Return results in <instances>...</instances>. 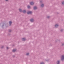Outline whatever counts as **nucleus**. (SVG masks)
Here are the masks:
<instances>
[{
	"instance_id": "2",
	"label": "nucleus",
	"mask_w": 64,
	"mask_h": 64,
	"mask_svg": "<svg viewBox=\"0 0 64 64\" xmlns=\"http://www.w3.org/2000/svg\"><path fill=\"white\" fill-rule=\"evenodd\" d=\"M27 14H31L32 13V12H27Z\"/></svg>"
},
{
	"instance_id": "13",
	"label": "nucleus",
	"mask_w": 64,
	"mask_h": 64,
	"mask_svg": "<svg viewBox=\"0 0 64 64\" xmlns=\"http://www.w3.org/2000/svg\"><path fill=\"white\" fill-rule=\"evenodd\" d=\"M60 63V61H58V63H57V64H59V63Z\"/></svg>"
},
{
	"instance_id": "10",
	"label": "nucleus",
	"mask_w": 64,
	"mask_h": 64,
	"mask_svg": "<svg viewBox=\"0 0 64 64\" xmlns=\"http://www.w3.org/2000/svg\"><path fill=\"white\" fill-rule=\"evenodd\" d=\"M22 12L24 13H25L26 12V11L25 10H24Z\"/></svg>"
},
{
	"instance_id": "11",
	"label": "nucleus",
	"mask_w": 64,
	"mask_h": 64,
	"mask_svg": "<svg viewBox=\"0 0 64 64\" xmlns=\"http://www.w3.org/2000/svg\"><path fill=\"white\" fill-rule=\"evenodd\" d=\"M16 51V50H12V52H15Z\"/></svg>"
},
{
	"instance_id": "20",
	"label": "nucleus",
	"mask_w": 64,
	"mask_h": 64,
	"mask_svg": "<svg viewBox=\"0 0 64 64\" xmlns=\"http://www.w3.org/2000/svg\"><path fill=\"white\" fill-rule=\"evenodd\" d=\"M6 1H8V0H6Z\"/></svg>"
},
{
	"instance_id": "18",
	"label": "nucleus",
	"mask_w": 64,
	"mask_h": 64,
	"mask_svg": "<svg viewBox=\"0 0 64 64\" xmlns=\"http://www.w3.org/2000/svg\"><path fill=\"white\" fill-rule=\"evenodd\" d=\"M50 16H48V18H50Z\"/></svg>"
},
{
	"instance_id": "22",
	"label": "nucleus",
	"mask_w": 64,
	"mask_h": 64,
	"mask_svg": "<svg viewBox=\"0 0 64 64\" xmlns=\"http://www.w3.org/2000/svg\"><path fill=\"white\" fill-rule=\"evenodd\" d=\"M61 31H62V30H61Z\"/></svg>"
},
{
	"instance_id": "23",
	"label": "nucleus",
	"mask_w": 64,
	"mask_h": 64,
	"mask_svg": "<svg viewBox=\"0 0 64 64\" xmlns=\"http://www.w3.org/2000/svg\"><path fill=\"white\" fill-rule=\"evenodd\" d=\"M3 26H4L3 25Z\"/></svg>"
},
{
	"instance_id": "19",
	"label": "nucleus",
	"mask_w": 64,
	"mask_h": 64,
	"mask_svg": "<svg viewBox=\"0 0 64 64\" xmlns=\"http://www.w3.org/2000/svg\"><path fill=\"white\" fill-rule=\"evenodd\" d=\"M6 48H7V49H8L9 48H8V47H7Z\"/></svg>"
},
{
	"instance_id": "12",
	"label": "nucleus",
	"mask_w": 64,
	"mask_h": 64,
	"mask_svg": "<svg viewBox=\"0 0 64 64\" xmlns=\"http://www.w3.org/2000/svg\"><path fill=\"white\" fill-rule=\"evenodd\" d=\"M19 11L20 12H22V10L20 9H19Z\"/></svg>"
},
{
	"instance_id": "17",
	"label": "nucleus",
	"mask_w": 64,
	"mask_h": 64,
	"mask_svg": "<svg viewBox=\"0 0 64 64\" xmlns=\"http://www.w3.org/2000/svg\"><path fill=\"white\" fill-rule=\"evenodd\" d=\"M40 64H44V63L43 62L41 63H40Z\"/></svg>"
},
{
	"instance_id": "15",
	"label": "nucleus",
	"mask_w": 64,
	"mask_h": 64,
	"mask_svg": "<svg viewBox=\"0 0 64 64\" xmlns=\"http://www.w3.org/2000/svg\"><path fill=\"white\" fill-rule=\"evenodd\" d=\"M62 4H63V5H64V2H62Z\"/></svg>"
},
{
	"instance_id": "21",
	"label": "nucleus",
	"mask_w": 64,
	"mask_h": 64,
	"mask_svg": "<svg viewBox=\"0 0 64 64\" xmlns=\"http://www.w3.org/2000/svg\"><path fill=\"white\" fill-rule=\"evenodd\" d=\"M40 3H41V2L40 1Z\"/></svg>"
},
{
	"instance_id": "9",
	"label": "nucleus",
	"mask_w": 64,
	"mask_h": 64,
	"mask_svg": "<svg viewBox=\"0 0 64 64\" xmlns=\"http://www.w3.org/2000/svg\"><path fill=\"white\" fill-rule=\"evenodd\" d=\"M22 41H25V38H23L22 39Z\"/></svg>"
},
{
	"instance_id": "7",
	"label": "nucleus",
	"mask_w": 64,
	"mask_h": 64,
	"mask_svg": "<svg viewBox=\"0 0 64 64\" xmlns=\"http://www.w3.org/2000/svg\"><path fill=\"white\" fill-rule=\"evenodd\" d=\"M41 7H43L44 6V4H42L41 5Z\"/></svg>"
},
{
	"instance_id": "3",
	"label": "nucleus",
	"mask_w": 64,
	"mask_h": 64,
	"mask_svg": "<svg viewBox=\"0 0 64 64\" xmlns=\"http://www.w3.org/2000/svg\"><path fill=\"white\" fill-rule=\"evenodd\" d=\"M37 9V7L36 6H34V10H36V9Z\"/></svg>"
},
{
	"instance_id": "5",
	"label": "nucleus",
	"mask_w": 64,
	"mask_h": 64,
	"mask_svg": "<svg viewBox=\"0 0 64 64\" xmlns=\"http://www.w3.org/2000/svg\"><path fill=\"white\" fill-rule=\"evenodd\" d=\"M30 21L31 22H32L33 21V19H31L30 20Z\"/></svg>"
},
{
	"instance_id": "16",
	"label": "nucleus",
	"mask_w": 64,
	"mask_h": 64,
	"mask_svg": "<svg viewBox=\"0 0 64 64\" xmlns=\"http://www.w3.org/2000/svg\"><path fill=\"white\" fill-rule=\"evenodd\" d=\"M29 55V53H27L26 54V55Z\"/></svg>"
},
{
	"instance_id": "14",
	"label": "nucleus",
	"mask_w": 64,
	"mask_h": 64,
	"mask_svg": "<svg viewBox=\"0 0 64 64\" xmlns=\"http://www.w3.org/2000/svg\"><path fill=\"white\" fill-rule=\"evenodd\" d=\"M30 6H28V8H30Z\"/></svg>"
},
{
	"instance_id": "1",
	"label": "nucleus",
	"mask_w": 64,
	"mask_h": 64,
	"mask_svg": "<svg viewBox=\"0 0 64 64\" xmlns=\"http://www.w3.org/2000/svg\"><path fill=\"white\" fill-rule=\"evenodd\" d=\"M61 60H64V56L62 55L61 56Z\"/></svg>"
},
{
	"instance_id": "4",
	"label": "nucleus",
	"mask_w": 64,
	"mask_h": 64,
	"mask_svg": "<svg viewBox=\"0 0 64 64\" xmlns=\"http://www.w3.org/2000/svg\"><path fill=\"white\" fill-rule=\"evenodd\" d=\"M30 5H33L34 4V3L33 2H30Z\"/></svg>"
},
{
	"instance_id": "6",
	"label": "nucleus",
	"mask_w": 64,
	"mask_h": 64,
	"mask_svg": "<svg viewBox=\"0 0 64 64\" xmlns=\"http://www.w3.org/2000/svg\"><path fill=\"white\" fill-rule=\"evenodd\" d=\"M58 24H56L55 25V27H56V28H57V27H58Z\"/></svg>"
},
{
	"instance_id": "8",
	"label": "nucleus",
	"mask_w": 64,
	"mask_h": 64,
	"mask_svg": "<svg viewBox=\"0 0 64 64\" xmlns=\"http://www.w3.org/2000/svg\"><path fill=\"white\" fill-rule=\"evenodd\" d=\"M12 23V22H9V24L10 25H11V24Z\"/></svg>"
}]
</instances>
